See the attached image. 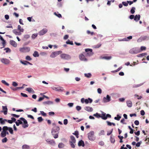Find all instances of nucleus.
Here are the masks:
<instances>
[{"instance_id": "21", "label": "nucleus", "mask_w": 149, "mask_h": 149, "mask_svg": "<svg viewBox=\"0 0 149 149\" xmlns=\"http://www.w3.org/2000/svg\"><path fill=\"white\" fill-rule=\"evenodd\" d=\"M78 145L79 146H81L83 147H84L85 145L84 141L82 140H81L79 142Z\"/></svg>"}, {"instance_id": "49", "label": "nucleus", "mask_w": 149, "mask_h": 149, "mask_svg": "<svg viewBox=\"0 0 149 149\" xmlns=\"http://www.w3.org/2000/svg\"><path fill=\"white\" fill-rule=\"evenodd\" d=\"M38 121L39 122H40L43 120V119L41 117H40L38 118Z\"/></svg>"}, {"instance_id": "42", "label": "nucleus", "mask_w": 149, "mask_h": 149, "mask_svg": "<svg viewBox=\"0 0 149 149\" xmlns=\"http://www.w3.org/2000/svg\"><path fill=\"white\" fill-rule=\"evenodd\" d=\"M121 118V117L119 116L118 115H117V117H115L114 118V119L117 120H119Z\"/></svg>"}, {"instance_id": "51", "label": "nucleus", "mask_w": 149, "mask_h": 149, "mask_svg": "<svg viewBox=\"0 0 149 149\" xmlns=\"http://www.w3.org/2000/svg\"><path fill=\"white\" fill-rule=\"evenodd\" d=\"M8 140L6 137H5L4 139L2 140V142L3 143L6 142Z\"/></svg>"}, {"instance_id": "50", "label": "nucleus", "mask_w": 149, "mask_h": 149, "mask_svg": "<svg viewBox=\"0 0 149 149\" xmlns=\"http://www.w3.org/2000/svg\"><path fill=\"white\" fill-rule=\"evenodd\" d=\"M1 82L7 86H9V84L8 83H7L5 80H2Z\"/></svg>"}, {"instance_id": "25", "label": "nucleus", "mask_w": 149, "mask_h": 149, "mask_svg": "<svg viewBox=\"0 0 149 149\" xmlns=\"http://www.w3.org/2000/svg\"><path fill=\"white\" fill-rule=\"evenodd\" d=\"M43 104H53V102H52L50 101H47L44 102H43Z\"/></svg>"}, {"instance_id": "24", "label": "nucleus", "mask_w": 149, "mask_h": 149, "mask_svg": "<svg viewBox=\"0 0 149 149\" xmlns=\"http://www.w3.org/2000/svg\"><path fill=\"white\" fill-rule=\"evenodd\" d=\"M101 118L104 120H106L107 119V117H106V113L103 112L102 114V115L101 116Z\"/></svg>"}, {"instance_id": "23", "label": "nucleus", "mask_w": 149, "mask_h": 149, "mask_svg": "<svg viewBox=\"0 0 149 149\" xmlns=\"http://www.w3.org/2000/svg\"><path fill=\"white\" fill-rule=\"evenodd\" d=\"M7 120L6 119H3L2 118H0V121L1 124H4L5 123V121H7Z\"/></svg>"}, {"instance_id": "34", "label": "nucleus", "mask_w": 149, "mask_h": 149, "mask_svg": "<svg viewBox=\"0 0 149 149\" xmlns=\"http://www.w3.org/2000/svg\"><path fill=\"white\" fill-rule=\"evenodd\" d=\"M6 132L3 131L1 133V136L2 137H5L6 136Z\"/></svg>"}, {"instance_id": "9", "label": "nucleus", "mask_w": 149, "mask_h": 149, "mask_svg": "<svg viewBox=\"0 0 149 149\" xmlns=\"http://www.w3.org/2000/svg\"><path fill=\"white\" fill-rule=\"evenodd\" d=\"M1 61L2 63L5 65H8L10 63V61L9 60L5 58L1 59Z\"/></svg>"}, {"instance_id": "29", "label": "nucleus", "mask_w": 149, "mask_h": 149, "mask_svg": "<svg viewBox=\"0 0 149 149\" xmlns=\"http://www.w3.org/2000/svg\"><path fill=\"white\" fill-rule=\"evenodd\" d=\"M112 58V57L111 56H105L102 57V58L103 59H105L107 60H109L111 59Z\"/></svg>"}, {"instance_id": "64", "label": "nucleus", "mask_w": 149, "mask_h": 149, "mask_svg": "<svg viewBox=\"0 0 149 149\" xmlns=\"http://www.w3.org/2000/svg\"><path fill=\"white\" fill-rule=\"evenodd\" d=\"M76 109L77 111H79L81 109V107L79 106H77L76 107Z\"/></svg>"}, {"instance_id": "26", "label": "nucleus", "mask_w": 149, "mask_h": 149, "mask_svg": "<svg viewBox=\"0 0 149 149\" xmlns=\"http://www.w3.org/2000/svg\"><path fill=\"white\" fill-rule=\"evenodd\" d=\"M110 141L112 143H114L115 142V140L114 138V136L113 135H111L110 139Z\"/></svg>"}, {"instance_id": "15", "label": "nucleus", "mask_w": 149, "mask_h": 149, "mask_svg": "<svg viewBox=\"0 0 149 149\" xmlns=\"http://www.w3.org/2000/svg\"><path fill=\"white\" fill-rule=\"evenodd\" d=\"M84 109L88 112H92L93 111L92 108L89 106L85 107Z\"/></svg>"}, {"instance_id": "54", "label": "nucleus", "mask_w": 149, "mask_h": 149, "mask_svg": "<svg viewBox=\"0 0 149 149\" xmlns=\"http://www.w3.org/2000/svg\"><path fill=\"white\" fill-rule=\"evenodd\" d=\"M4 50H6V52L7 53L8 52H10V49L9 48H5L4 49Z\"/></svg>"}, {"instance_id": "4", "label": "nucleus", "mask_w": 149, "mask_h": 149, "mask_svg": "<svg viewBox=\"0 0 149 149\" xmlns=\"http://www.w3.org/2000/svg\"><path fill=\"white\" fill-rule=\"evenodd\" d=\"M62 52L61 51L53 52L51 53L50 57L52 58H55L59 54H61Z\"/></svg>"}, {"instance_id": "17", "label": "nucleus", "mask_w": 149, "mask_h": 149, "mask_svg": "<svg viewBox=\"0 0 149 149\" xmlns=\"http://www.w3.org/2000/svg\"><path fill=\"white\" fill-rule=\"evenodd\" d=\"M10 45L13 46V47H17V43L15 41L11 40L10 41Z\"/></svg>"}, {"instance_id": "13", "label": "nucleus", "mask_w": 149, "mask_h": 149, "mask_svg": "<svg viewBox=\"0 0 149 149\" xmlns=\"http://www.w3.org/2000/svg\"><path fill=\"white\" fill-rule=\"evenodd\" d=\"M47 31V29H43L39 32V34L40 35H43L46 33Z\"/></svg>"}, {"instance_id": "63", "label": "nucleus", "mask_w": 149, "mask_h": 149, "mask_svg": "<svg viewBox=\"0 0 149 149\" xmlns=\"http://www.w3.org/2000/svg\"><path fill=\"white\" fill-rule=\"evenodd\" d=\"M21 95L23 97H28V96L27 95L25 94V93H21Z\"/></svg>"}, {"instance_id": "60", "label": "nucleus", "mask_w": 149, "mask_h": 149, "mask_svg": "<svg viewBox=\"0 0 149 149\" xmlns=\"http://www.w3.org/2000/svg\"><path fill=\"white\" fill-rule=\"evenodd\" d=\"M40 113L41 115L44 116H47V114L46 113H45L44 111H40Z\"/></svg>"}, {"instance_id": "2", "label": "nucleus", "mask_w": 149, "mask_h": 149, "mask_svg": "<svg viewBox=\"0 0 149 149\" xmlns=\"http://www.w3.org/2000/svg\"><path fill=\"white\" fill-rule=\"evenodd\" d=\"M140 52V50L138 48H132L129 51L130 53L132 54H136Z\"/></svg>"}, {"instance_id": "55", "label": "nucleus", "mask_w": 149, "mask_h": 149, "mask_svg": "<svg viewBox=\"0 0 149 149\" xmlns=\"http://www.w3.org/2000/svg\"><path fill=\"white\" fill-rule=\"evenodd\" d=\"M26 59L28 61H31L32 59L29 56H27L26 57Z\"/></svg>"}, {"instance_id": "37", "label": "nucleus", "mask_w": 149, "mask_h": 149, "mask_svg": "<svg viewBox=\"0 0 149 149\" xmlns=\"http://www.w3.org/2000/svg\"><path fill=\"white\" fill-rule=\"evenodd\" d=\"M18 29L20 31L22 32H23L24 30V29L23 28H22L19 25L18 26Z\"/></svg>"}, {"instance_id": "18", "label": "nucleus", "mask_w": 149, "mask_h": 149, "mask_svg": "<svg viewBox=\"0 0 149 149\" xmlns=\"http://www.w3.org/2000/svg\"><path fill=\"white\" fill-rule=\"evenodd\" d=\"M26 90L30 93H35V91H34L31 88H27L26 89Z\"/></svg>"}, {"instance_id": "30", "label": "nucleus", "mask_w": 149, "mask_h": 149, "mask_svg": "<svg viewBox=\"0 0 149 149\" xmlns=\"http://www.w3.org/2000/svg\"><path fill=\"white\" fill-rule=\"evenodd\" d=\"M22 149H29L30 148L29 146L26 145H24L22 146Z\"/></svg>"}, {"instance_id": "38", "label": "nucleus", "mask_w": 149, "mask_h": 149, "mask_svg": "<svg viewBox=\"0 0 149 149\" xmlns=\"http://www.w3.org/2000/svg\"><path fill=\"white\" fill-rule=\"evenodd\" d=\"M64 146V145L62 143H60L58 144V147L59 148H62Z\"/></svg>"}, {"instance_id": "33", "label": "nucleus", "mask_w": 149, "mask_h": 149, "mask_svg": "<svg viewBox=\"0 0 149 149\" xmlns=\"http://www.w3.org/2000/svg\"><path fill=\"white\" fill-rule=\"evenodd\" d=\"M94 116L96 117L97 118H100L101 115L100 114L98 113H96L95 114H94L93 115Z\"/></svg>"}, {"instance_id": "53", "label": "nucleus", "mask_w": 149, "mask_h": 149, "mask_svg": "<svg viewBox=\"0 0 149 149\" xmlns=\"http://www.w3.org/2000/svg\"><path fill=\"white\" fill-rule=\"evenodd\" d=\"M73 134L75 135L77 138H78L79 133L78 131H75L74 133H73Z\"/></svg>"}, {"instance_id": "46", "label": "nucleus", "mask_w": 149, "mask_h": 149, "mask_svg": "<svg viewBox=\"0 0 149 149\" xmlns=\"http://www.w3.org/2000/svg\"><path fill=\"white\" fill-rule=\"evenodd\" d=\"M134 96L135 97H136L137 99H138V100L140 99L141 98H142V96H139L138 95H137L136 94L134 95Z\"/></svg>"}, {"instance_id": "20", "label": "nucleus", "mask_w": 149, "mask_h": 149, "mask_svg": "<svg viewBox=\"0 0 149 149\" xmlns=\"http://www.w3.org/2000/svg\"><path fill=\"white\" fill-rule=\"evenodd\" d=\"M127 106L129 107H131L132 106V104L131 101L127 100L126 102Z\"/></svg>"}, {"instance_id": "7", "label": "nucleus", "mask_w": 149, "mask_h": 149, "mask_svg": "<svg viewBox=\"0 0 149 149\" xmlns=\"http://www.w3.org/2000/svg\"><path fill=\"white\" fill-rule=\"evenodd\" d=\"M20 119L24 122V124L22 125L24 128H26L29 125L28 124L27 122L24 118L22 117L20 118Z\"/></svg>"}, {"instance_id": "28", "label": "nucleus", "mask_w": 149, "mask_h": 149, "mask_svg": "<svg viewBox=\"0 0 149 149\" xmlns=\"http://www.w3.org/2000/svg\"><path fill=\"white\" fill-rule=\"evenodd\" d=\"M70 137L71 140V141H70V142H72L74 143H75L76 140L74 137L73 136H70Z\"/></svg>"}, {"instance_id": "31", "label": "nucleus", "mask_w": 149, "mask_h": 149, "mask_svg": "<svg viewBox=\"0 0 149 149\" xmlns=\"http://www.w3.org/2000/svg\"><path fill=\"white\" fill-rule=\"evenodd\" d=\"M84 76L87 78H90L91 76V74L90 73L84 74Z\"/></svg>"}, {"instance_id": "27", "label": "nucleus", "mask_w": 149, "mask_h": 149, "mask_svg": "<svg viewBox=\"0 0 149 149\" xmlns=\"http://www.w3.org/2000/svg\"><path fill=\"white\" fill-rule=\"evenodd\" d=\"M132 38V36H129L127 38H125L121 40V41H127L129 39H131Z\"/></svg>"}, {"instance_id": "36", "label": "nucleus", "mask_w": 149, "mask_h": 149, "mask_svg": "<svg viewBox=\"0 0 149 149\" xmlns=\"http://www.w3.org/2000/svg\"><path fill=\"white\" fill-rule=\"evenodd\" d=\"M54 14L59 18H61L62 17V16L60 14L58 13V12H57V13L55 12L54 13Z\"/></svg>"}, {"instance_id": "48", "label": "nucleus", "mask_w": 149, "mask_h": 149, "mask_svg": "<svg viewBox=\"0 0 149 149\" xmlns=\"http://www.w3.org/2000/svg\"><path fill=\"white\" fill-rule=\"evenodd\" d=\"M122 68V67H120L116 70L112 71V72H118L120 71Z\"/></svg>"}, {"instance_id": "10", "label": "nucleus", "mask_w": 149, "mask_h": 149, "mask_svg": "<svg viewBox=\"0 0 149 149\" xmlns=\"http://www.w3.org/2000/svg\"><path fill=\"white\" fill-rule=\"evenodd\" d=\"M104 102H109L111 100L110 97L108 95L107 96V97H104L103 99Z\"/></svg>"}, {"instance_id": "6", "label": "nucleus", "mask_w": 149, "mask_h": 149, "mask_svg": "<svg viewBox=\"0 0 149 149\" xmlns=\"http://www.w3.org/2000/svg\"><path fill=\"white\" fill-rule=\"evenodd\" d=\"M86 54H85L86 56H90L93 54L92 49H85Z\"/></svg>"}, {"instance_id": "47", "label": "nucleus", "mask_w": 149, "mask_h": 149, "mask_svg": "<svg viewBox=\"0 0 149 149\" xmlns=\"http://www.w3.org/2000/svg\"><path fill=\"white\" fill-rule=\"evenodd\" d=\"M146 49V47L145 46H141V47L140 49V52L141 51H143V50H145Z\"/></svg>"}, {"instance_id": "58", "label": "nucleus", "mask_w": 149, "mask_h": 149, "mask_svg": "<svg viewBox=\"0 0 149 149\" xmlns=\"http://www.w3.org/2000/svg\"><path fill=\"white\" fill-rule=\"evenodd\" d=\"M11 115L12 116L15 118H18L20 116L19 115H17L15 114H12Z\"/></svg>"}, {"instance_id": "44", "label": "nucleus", "mask_w": 149, "mask_h": 149, "mask_svg": "<svg viewBox=\"0 0 149 149\" xmlns=\"http://www.w3.org/2000/svg\"><path fill=\"white\" fill-rule=\"evenodd\" d=\"M135 8L134 7H133L130 10V13H131L133 14L135 12Z\"/></svg>"}, {"instance_id": "56", "label": "nucleus", "mask_w": 149, "mask_h": 149, "mask_svg": "<svg viewBox=\"0 0 149 149\" xmlns=\"http://www.w3.org/2000/svg\"><path fill=\"white\" fill-rule=\"evenodd\" d=\"M141 143L142 142L141 141L137 142L136 144V146L138 147H139Z\"/></svg>"}, {"instance_id": "35", "label": "nucleus", "mask_w": 149, "mask_h": 149, "mask_svg": "<svg viewBox=\"0 0 149 149\" xmlns=\"http://www.w3.org/2000/svg\"><path fill=\"white\" fill-rule=\"evenodd\" d=\"M13 32L16 35H19L20 34V32H18L15 29L13 30Z\"/></svg>"}, {"instance_id": "45", "label": "nucleus", "mask_w": 149, "mask_h": 149, "mask_svg": "<svg viewBox=\"0 0 149 149\" xmlns=\"http://www.w3.org/2000/svg\"><path fill=\"white\" fill-rule=\"evenodd\" d=\"M8 130L11 134H13V130L11 127H9Z\"/></svg>"}, {"instance_id": "62", "label": "nucleus", "mask_w": 149, "mask_h": 149, "mask_svg": "<svg viewBox=\"0 0 149 149\" xmlns=\"http://www.w3.org/2000/svg\"><path fill=\"white\" fill-rule=\"evenodd\" d=\"M68 120L67 119H66L64 120L63 123L65 125H66L68 124Z\"/></svg>"}, {"instance_id": "39", "label": "nucleus", "mask_w": 149, "mask_h": 149, "mask_svg": "<svg viewBox=\"0 0 149 149\" xmlns=\"http://www.w3.org/2000/svg\"><path fill=\"white\" fill-rule=\"evenodd\" d=\"M38 35V34L37 33L33 34L31 36L32 38L33 39H35L37 36Z\"/></svg>"}, {"instance_id": "5", "label": "nucleus", "mask_w": 149, "mask_h": 149, "mask_svg": "<svg viewBox=\"0 0 149 149\" xmlns=\"http://www.w3.org/2000/svg\"><path fill=\"white\" fill-rule=\"evenodd\" d=\"M19 51L22 53L28 52L30 51V48L29 47H25L19 48Z\"/></svg>"}, {"instance_id": "19", "label": "nucleus", "mask_w": 149, "mask_h": 149, "mask_svg": "<svg viewBox=\"0 0 149 149\" xmlns=\"http://www.w3.org/2000/svg\"><path fill=\"white\" fill-rule=\"evenodd\" d=\"M20 62L22 64H23L24 65H26L28 64H29L30 65H32V64L30 63L29 62H28L26 61H20Z\"/></svg>"}, {"instance_id": "1", "label": "nucleus", "mask_w": 149, "mask_h": 149, "mask_svg": "<svg viewBox=\"0 0 149 149\" xmlns=\"http://www.w3.org/2000/svg\"><path fill=\"white\" fill-rule=\"evenodd\" d=\"M59 130V127L57 126H54L52 129V134L54 138L56 139L58 138Z\"/></svg>"}, {"instance_id": "43", "label": "nucleus", "mask_w": 149, "mask_h": 149, "mask_svg": "<svg viewBox=\"0 0 149 149\" xmlns=\"http://www.w3.org/2000/svg\"><path fill=\"white\" fill-rule=\"evenodd\" d=\"M118 137L120 139V143H122L123 142V141L122 140L123 139V136H118Z\"/></svg>"}, {"instance_id": "12", "label": "nucleus", "mask_w": 149, "mask_h": 149, "mask_svg": "<svg viewBox=\"0 0 149 149\" xmlns=\"http://www.w3.org/2000/svg\"><path fill=\"white\" fill-rule=\"evenodd\" d=\"M79 59L82 61H86L87 59L85 58V56L83 54H81L79 56Z\"/></svg>"}, {"instance_id": "52", "label": "nucleus", "mask_w": 149, "mask_h": 149, "mask_svg": "<svg viewBox=\"0 0 149 149\" xmlns=\"http://www.w3.org/2000/svg\"><path fill=\"white\" fill-rule=\"evenodd\" d=\"M70 143L71 147L73 148H74L75 147V146L74 144V143H74L73 142H70Z\"/></svg>"}, {"instance_id": "41", "label": "nucleus", "mask_w": 149, "mask_h": 149, "mask_svg": "<svg viewBox=\"0 0 149 149\" xmlns=\"http://www.w3.org/2000/svg\"><path fill=\"white\" fill-rule=\"evenodd\" d=\"M9 127H7V126H4L3 127V131L4 132H6L7 130H8Z\"/></svg>"}, {"instance_id": "14", "label": "nucleus", "mask_w": 149, "mask_h": 149, "mask_svg": "<svg viewBox=\"0 0 149 149\" xmlns=\"http://www.w3.org/2000/svg\"><path fill=\"white\" fill-rule=\"evenodd\" d=\"M3 111H1V112H3L4 115H6L7 114L8 109L6 106H2Z\"/></svg>"}, {"instance_id": "57", "label": "nucleus", "mask_w": 149, "mask_h": 149, "mask_svg": "<svg viewBox=\"0 0 149 149\" xmlns=\"http://www.w3.org/2000/svg\"><path fill=\"white\" fill-rule=\"evenodd\" d=\"M12 85L14 86H16L18 85V84L15 81H13L12 83Z\"/></svg>"}, {"instance_id": "11", "label": "nucleus", "mask_w": 149, "mask_h": 149, "mask_svg": "<svg viewBox=\"0 0 149 149\" xmlns=\"http://www.w3.org/2000/svg\"><path fill=\"white\" fill-rule=\"evenodd\" d=\"M63 88L60 87V86H58L57 87H53L52 88V89L53 90H54L56 91H63Z\"/></svg>"}, {"instance_id": "32", "label": "nucleus", "mask_w": 149, "mask_h": 149, "mask_svg": "<svg viewBox=\"0 0 149 149\" xmlns=\"http://www.w3.org/2000/svg\"><path fill=\"white\" fill-rule=\"evenodd\" d=\"M33 56L35 57H37L39 56V54L37 52L35 51L33 54Z\"/></svg>"}, {"instance_id": "59", "label": "nucleus", "mask_w": 149, "mask_h": 149, "mask_svg": "<svg viewBox=\"0 0 149 149\" xmlns=\"http://www.w3.org/2000/svg\"><path fill=\"white\" fill-rule=\"evenodd\" d=\"M87 33L88 34H90L91 35H93L94 34V33L93 32H91L89 30L87 31Z\"/></svg>"}, {"instance_id": "22", "label": "nucleus", "mask_w": 149, "mask_h": 149, "mask_svg": "<svg viewBox=\"0 0 149 149\" xmlns=\"http://www.w3.org/2000/svg\"><path fill=\"white\" fill-rule=\"evenodd\" d=\"M140 15H136L134 17V20L135 21H138L140 19Z\"/></svg>"}, {"instance_id": "8", "label": "nucleus", "mask_w": 149, "mask_h": 149, "mask_svg": "<svg viewBox=\"0 0 149 149\" xmlns=\"http://www.w3.org/2000/svg\"><path fill=\"white\" fill-rule=\"evenodd\" d=\"M60 57L62 59L65 60L71 58L69 55L65 54H61L60 55Z\"/></svg>"}, {"instance_id": "61", "label": "nucleus", "mask_w": 149, "mask_h": 149, "mask_svg": "<svg viewBox=\"0 0 149 149\" xmlns=\"http://www.w3.org/2000/svg\"><path fill=\"white\" fill-rule=\"evenodd\" d=\"M101 45V44L99 43L98 44L95 46V48H98L100 47Z\"/></svg>"}, {"instance_id": "16", "label": "nucleus", "mask_w": 149, "mask_h": 149, "mask_svg": "<svg viewBox=\"0 0 149 149\" xmlns=\"http://www.w3.org/2000/svg\"><path fill=\"white\" fill-rule=\"evenodd\" d=\"M92 102V100L90 98H88V99H86L84 100V102L86 104H87L89 103H91Z\"/></svg>"}, {"instance_id": "3", "label": "nucleus", "mask_w": 149, "mask_h": 149, "mask_svg": "<svg viewBox=\"0 0 149 149\" xmlns=\"http://www.w3.org/2000/svg\"><path fill=\"white\" fill-rule=\"evenodd\" d=\"M88 137L89 140L91 141H93L95 139L94 137V132L93 131H90L88 134Z\"/></svg>"}, {"instance_id": "40", "label": "nucleus", "mask_w": 149, "mask_h": 149, "mask_svg": "<svg viewBox=\"0 0 149 149\" xmlns=\"http://www.w3.org/2000/svg\"><path fill=\"white\" fill-rule=\"evenodd\" d=\"M66 43L68 44H70L71 45H73V44L72 41H70L68 40L66 42Z\"/></svg>"}]
</instances>
